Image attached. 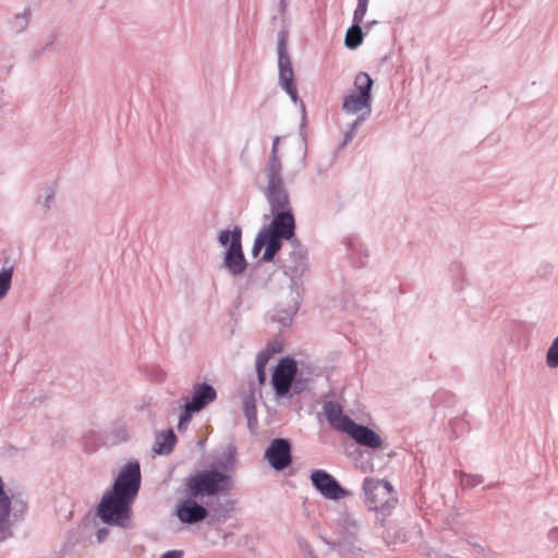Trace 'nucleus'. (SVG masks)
Instances as JSON below:
<instances>
[{
  "instance_id": "nucleus-1",
  "label": "nucleus",
  "mask_w": 558,
  "mask_h": 558,
  "mask_svg": "<svg viewBox=\"0 0 558 558\" xmlns=\"http://www.w3.org/2000/svg\"><path fill=\"white\" fill-rule=\"evenodd\" d=\"M267 201L274 216L268 226L263 227L253 245L255 256L265 247L262 259L271 262L281 250L283 241H290L295 234V219L289 204L283 184L267 185Z\"/></svg>"
},
{
  "instance_id": "nucleus-2",
  "label": "nucleus",
  "mask_w": 558,
  "mask_h": 558,
  "mask_svg": "<svg viewBox=\"0 0 558 558\" xmlns=\"http://www.w3.org/2000/svg\"><path fill=\"white\" fill-rule=\"evenodd\" d=\"M140 485V464L130 462L121 470L112 489L104 495L99 504L98 514L101 520L109 524L125 526Z\"/></svg>"
},
{
  "instance_id": "nucleus-3",
  "label": "nucleus",
  "mask_w": 558,
  "mask_h": 558,
  "mask_svg": "<svg viewBox=\"0 0 558 558\" xmlns=\"http://www.w3.org/2000/svg\"><path fill=\"white\" fill-rule=\"evenodd\" d=\"M186 486L193 497L214 496L231 489L232 480L226 472L211 469L190 477Z\"/></svg>"
},
{
  "instance_id": "nucleus-4",
  "label": "nucleus",
  "mask_w": 558,
  "mask_h": 558,
  "mask_svg": "<svg viewBox=\"0 0 558 558\" xmlns=\"http://www.w3.org/2000/svg\"><path fill=\"white\" fill-rule=\"evenodd\" d=\"M373 80L365 72H360L354 78V88L344 97L342 108L347 113L354 114L371 110V89Z\"/></svg>"
},
{
  "instance_id": "nucleus-5",
  "label": "nucleus",
  "mask_w": 558,
  "mask_h": 558,
  "mask_svg": "<svg viewBox=\"0 0 558 558\" xmlns=\"http://www.w3.org/2000/svg\"><path fill=\"white\" fill-rule=\"evenodd\" d=\"M365 502L371 510H386L393 507L396 498L389 482L374 478H365L363 484Z\"/></svg>"
},
{
  "instance_id": "nucleus-6",
  "label": "nucleus",
  "mask_w": 558,
  "mask_h": 558,
  "mask_svg": "<svg viewBox=\"0 0 558 558\" xmlns=\"http://www.w3.org/2000/svg\"><path fill=\"white\" fill-rule=\"evenodd\" d=\"M216 399V390L206 384L198 385L195 387L192 400L186 402L184 412L181 414L178 428L179 430L184 429L193 413L201 411L205 405L213 402Z\"/></svg>"
},
{
  "instance_id": "nucleus-7",
  "label": "nucleus",
  "mask_w": 558,
  "mask_h": 558,
  "mask_svg": "<svg viewBox=\"0 0 558 558\" xmlns=\"http://www.w3.org/2000/svg\"><path fill=\"white\" fill-rule=\"evenodd\" d=\"M296 372L298 366L294 360L283 357L279 361L271 377L274 389L278 396L283 397L289 392Z\"/></svg>"
},
{
  "instance_id": "nucleus-8",
  "label": "nucleus",
  "mask_w": 558,
  "mask_h": 558,
  "mask_svg": "<svg viewBox=\"0 0 558 558\" xmlns=\"http://www.w3.org/2000/svg\"><path fill=\"white\" fill-rule=\"evenodd\" d=\"M241 229L235 227L232 230V242L225 257V265L233 275H240L246 268V260L241 246Z\"/></svg>"
},
{
  "instance_id": "nucleus-9",
  "label": "nucleus",
  "mask_w": 558,
  "mask_h": 558,
  "mask_svg": "<svg viewBox=\"0 0 558 558\" xmlns=\"http://www.w3.org/2000/svg\"><path fill=\"white\" fill-rule=\"evenodd\" d=\"M311 480L316 489L328 499H341L345 496V490L326 471H314Z\"/></svg>"
},
{
  "instance_id": "nucleus-10",
  "label": "nucleus",
  "mask_w": 558,
  "mask_h": 558,
  "mask_svg": "<svg viewBox=\"0 0 558 558\" xmlns=\"http://www.w3.org/2000/svg\"><path fill=\"white\" fill-rule=\"evenodd\" d=\"M265 458L274 469H286L291 463L290 442L283 438L272 440L265 452Z\"/></svg>"
},
{
  "instance_id": "nucleus-11",
  "label": "nucleus",
  "mask_w": 558,
  "mask_h": 558,
  "mask_svg": "<svg viewBox=\"0 0 558 558\" xmlns=\"http://www.w3.org/2000/svg\"><path fill=\"white\" fill-rule=\"evenodd\" d=\"M278 65H279V78L283 89L290 95L293 100H296V87L293 83V70L284 48V43L281 41L278 48Z\"/></svg>"
},
{
  "instance_id": "nucleus-12",
  "label": "nucleus",
  "mask_w": 558,
  "mask_h": 558,
  "mask_svg": "<svg viewBox=\"0 0 558 558\" xmlns=\"http://www.w3.org/2000/svg\"><path fill=\"white\" fill-rule=\"evenodd\" d=\"M350 437H352L357 444L369 448H379L381 446V438L371 428L359 425L354 421L351 423L349 428L345 430Z\"/></svg>"
},
{
  "instance_id": "nucleus-13",
  "label": "nucleus",
  "mask_w": 558,
  "mask_h": 558,
  "mask_svg": "<svg viewBox=\"0 0 558 558\" xmlns=\"http://www.w3.org/2000/svg\"><path fill=\"white\" fill-rule=\"evenodd\" d=\"M177 514L184 523H195L206 518L207 510L195 500L186 499L178 506Z\"/></svg>"
},
{
  "instance_id": "nucleus-14",
  "label": "nucleus",
  "mask_w": 558,
  "mask_h": 558,
  "mask_svg": "<svg viewBox=\"0 0 558 558\" xmlns=\"http://www.w3.org/2000/svg\"><path fill=\"white\" fill-rule=\"evenodd\" d=\"M325 414L331 426L342 433H345L353 422V420L342 413V409L338 404L331 402L326 404Z\"/></svg>"
},
{
  "instance_id": "nucleus-15",
  "label": "nucleus",
  "mask_w": 558,
  "mask_h": 558,
  "mask_svg": "<svg viewBox=\"0 0 558 558\" xmlns=\"http://www.w3.org/2000/svg\"><path fill=\"white\" fill-rule=\"evenodd\" d=\"M280 142V137L276 136L274 138L271 154L267 167V177H268V185H277L282 184V180L280 177L281 172V161L278 157V145Z\"/></svg>"
},
{
  "instance_id": "nucleus-16",
  "label": "nucleus",
  "mask_w": 558,
  "mask_h": 558,
  "mask_svg": "<svg viewBox=\"0 0 558 558\" xmlns=\"http://www.w3.org/2000/svg\"><path fill=\"white\" fill-rule=\"evenodd\" d=\"M362 40H363V33L360 27V24H354L347 32L345 40H344L345 46L350 49H355L362 44Z\"/></svg>"
},
{
  "instance_id": "nucleus-17",
  "label": "nucleus",
  "mask_w": 558,
  "mask_h": 558,
  "mask_svg": "<svg viewBox=\"0 0 558 558\" xmlns=\"http://www.w3.org/2000/svg\"><path fill=\"white\" fill-rule=\"evenodd\" d=\"M174 441L175 435L172 430H169L167 434H163L160 438H158L155 451L157 453H168L172 450Z\"/></svg>"
},
{
  "instance_id": "nucleus-18",
  "label": "nucleus",
  "mask_w": 558,
  "mask_h": 558,
  "mask_svg": "<svg viewBox=\"0 0 558 558\" xmlns=\"http://www.w3.org/2000/svg\"><path fill=\"white\" fill-rule=\"evenodd\" d=\"M368 2H369V0H357V5L353 13L354 24L363 23L364 16L367 12Z\"/></svg>"
},
{
  "instance_id": "nucleus-19",
  "label": "nucleus",
  "mask_w": 558,
  "mask_h": 558,
  "mask_svg": "<svg viewBox=\"0 0 558 558\" xmlns=\"http://www.w3.org/2000/svg\"><path fill=\"white\" fill-rule=\"evenodd\" d=\"M11 280H12V271L11 270H4L0 272V300L5 296L8 293L10 287H11Z\"/></svg>"
},
{
  "instance_id": "nucleus-20",
  "label": "nucleus",
  "mask_w": 558,
  "mask_h": 558,
  "mask_svg": "<svg viewBox=\"0 0 558 558\" xmlns=\"http://www.w3.org/2000/svg\"><path fill=\"white\" fill-rule=\"evenodd\" d=\"M276 349L267 348L264 351L259 352L256 357V367L266 368L270 357L274 353H276Z\"/></svg>"
},
{
  "instance_id": "nucleus-21",
  "label": "nucleus",
  "mask_w": 558,
  "mask_h": 558,
  "mask_svg": "<svg viewBox=\"0 0 558 558\" xmlns=\"http://www.w3.org/2000/svg\"><path fill=\"white\" fill-rule=\"evenodd\" d=\"M232 242V232H230L229 230H222L219 234V243L222 245V246H226L228 243Z\"/></svg>"
},
{
  "instance_id": "nucleus-22",
  "label": "nucleus",
  "mask_w": 558,
  "mask_h": 558,
  "mask_svg": "<svg viewBox=\"0 0 558 558\" xmlns=\"http://www.w3.org/2000/svg\"><path fill=\"white\" fill-rule=\"evenodd\" d=\"M183 553L181 550H171L165 553L161 558H182Z\"/></svg>"
},
{
  "instance_id": "nucleus-23",
  "label": "nucleus",
  "mask_w": 558,
  "mask_h": 558,
  "mask_svg": "<svg viewBox=\"0 0 558 558\" xmlns=\"http://www.w3.org/2000/svg\"><path fill=\"white\" fill-rule=\"evenodd\" d=\"M258 383L263 385L266 380V368L256 367Z\"/></svg>"
},
{
  "instance_id": "nucleus-24",
  "label": "nucleus",
  "mask_w": 558,
  "mask_h": 558,
  "mask_svg": "<svg viewBox=\"0 0 558 558\" xmlns=\"http://www.w3.org/2000/svg\"><path fill=\"white\" fill-rule=\"evenodd\" d=\"M550 536H551V537H558V530H553V531L550 532Z\"/></svg>"
},
{
  "instance_id": "nucleus-25",
  "label": "nucleus",
  "mask_w": 558,
  "mask_h": 558,
  "mask_svg": "<svg viewBox=\"0 0 558 558\" xmlns=\"http://www.w3.org/2000/svg\"><path fill=\"white\" fill-rule=\"evenodd\" d=\"M478 483H482V480H478V481H476V482H472V485H476V484H478Z\"/></svg>"
}]
</instances>
